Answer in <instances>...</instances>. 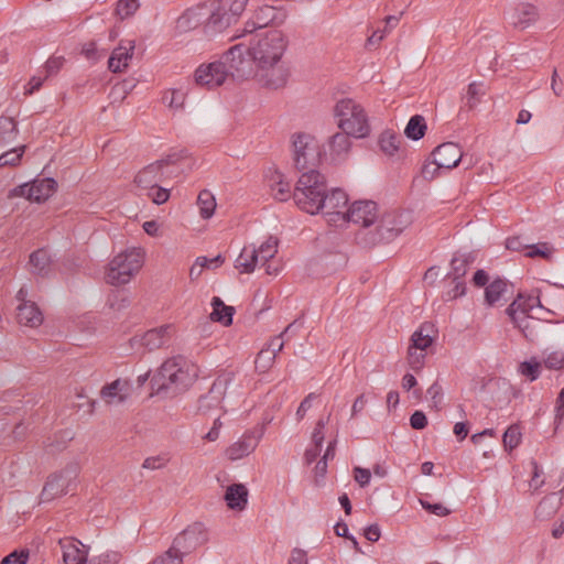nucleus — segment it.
<instances>
[{
	"instance_id": "1",
	"label": "nucleus",
	"mask_w": 564,
	"mask_h": 564,
	"mask_svg": "<svg viewBox=\"0 0 564 564\" xmlns=\"http://www.w3.org/2000/svg\"><path fill=\"white\" fill-rule=\"evenodd\" d=\"M288 40L280 30H271L254 36L247 47V54L254 65L257 83L268 89L283 88L290 78V68L283 61Z\"/></svg>"
},
{
	"instance_id": "2",
	"label": "nucleus",
	"mask_w": 564,
	"mask_h": 564,
	"mask_svg": "<svg viewBox=\"0 0 564 564\" xmlns=\"http://www.w3.org/2000/svg\"><path fill=\"white\" fill-rule=\"evenodd\" d=\"M198 377V367L183 356L165 360L151 379L156 393H177L188 389Z\"/></svg>"
},
{
	"instance_id": "3",
	"label": "nucleus",
	"mask_w": 564,
	"mask_h": 564,
	"mask_svg": "<svg viewBox=\"0 0 564 564\" xmlns=\"http://www.w3.org/2000/svg\"><path fill=\"white\" fill-rule=\"evenodd\" d=\"M410 224L409 215L403 213H386L376 221L373 230H358L356 240L364 247L387 243L395 239Z\"/></svg>"
},
{
	"instance_id": "4",
	"label": "nucleus",
	"mask_w": 564,
	"mask_h": 564,
	"mask_svg": "<svg viewBox=\"0 0 564 564\" xmlns=\"http://www.w3.org/2000/svg\"><path fill=\"white\" fill-rule=\"evenodd\" d=\"M337 127L354 138H366L370 133L368 115L364 107L351 98L338 100L334 107Z\"/></svg>"
},
{
	"instance_id": "5",
	"label": "nucleus",
	"mask_w": 564,
	"mask_h": 564,
	"mask_svg": "<svg viewBox=\"0 0 564 564\" xmlns=\"http://www.w3.org/2000/svg\"><path fill=\"white\" fill-rule=\"evenodd\" d=\"M535 304L541 306L539 297H530L528 301H524L522 296H519L506 311L514 326L518 327L530 341L539 339L545 328L541 319L534 318L528 314Z\"/></svg>"
},
{
	"instance_id": "6",
	"label": "nucleus",
	"mask_w": 564,
	"mask_h": 564,
	"mask_svg": "<svg viewBox=\"0 0 564 564\" xmlns=\"http://www.w3.org/2000/svg\"><path fill=\"white\" fill-rule=\"evenodd\" d=\"M143 254L141 249L132 248L117 254L109 263L106 281L111 285H122L141 269Z\"/></svg>"
},
{
	"instance_id": "7",
	"label": "nucleus",
	"mask_w": 564,
	"mask_h": 564,
	"mask_svg": "<svg viewBox=\"0 0 564 564\" xmlns=\"http://www.w3.org/2000/svg\"><path fill=\"white\" fill-rule=\"evenodd\" d=\"M293 161L297 170L314 166L322 160V153L314 137L307 133H296L292 139Z\"/></svg>"
},
{
	"instance_id": "8",
	"label": "nucleus",
	"mask_w": 564,
	"mask_h": 564,
	"mask_svg": "<svg viewBox=\"0 0 564 564\" xmlns=\"http://www.w3.org/2000/svg\"><path fill=\"white\" fill-rule=\"evenodd\" d=\"M207 540L205 527L202 523H194L178 533L170 547L184 560L186 555L202 546Z\"/></svg>"
},
{
	"instance_id": "9",
	"label": "nucleus",
	"mask_w": 564,
	"mask_h": 564,
	"mask_svg": "<svg viewBox=\"0 0 564 564\" xmlns=\"http://www.w3.org/2000/svg\"><path fill=\"white\" fill-rule=\"evenodd\" d=\"M57 183L51 177L34 180L30 184H23L12 188L9 192V197H25L31 202L41 203L53 195Z\"/></svg>"
},
{
	"instance_id": "10",
	"label": "nucleus",
	"mask_w": 564,
	"mask_h": 564,
	"mask_svg": "<svg viewBox=\"0 0 564 564\" xmlns=\"http://www.w3.org/2000/svg\"><path fill=\"white\" fill-rule=\"evenodd\" d=\"M325 188H327L325 176L316 170H310L300 176L294 188L293 197L300 208H312L315 203L312 200L310 203V200L306 199V192Z\"/></svg>"
},
{
	"instance_id": "11",
	"label": "nucleus",
	"mask_w": 564,
	"mask_h": 564,
	"mask_svg": "<svg viewBox=\"0 0 564 564\" xmlns=\"http://www.w3.org/2000/svg\"><path fill=\"white\" fill-rule=\"evenodd\" d=\"M77 475L78 466L76 464H70L59 474L51 476L42 490V499L44 501H50L55 497L67 494Z\"/></svg>"
},
{
	"instance_id": "12",
	"label": "nucleus",
	"mask_w": 564,
	"mask_h": 564,
	"mask_svg": "<svg viewBox=\"0 0 564 564\" xmlns=\"http://www.w3.org/2000/svg\"><path fill=\"white\" fill-rule=\"evenodd\" d=\"M378 218V206L372 200H357L344 214V220L360 225L359 230H373Z\"/></svg>"
},
{
	"instance_id": "13",
	"label": "nucleus",
	"mask_w": 564,
	"mask_h": 564,
	"mask_svg": "<svg viewBox=\"0 0 564 564\" xmlns=\"http://www.w3.org/2000/svg\"><path fill=\"white\" fill-rule=\"evenodd\" d=\"M350 137L352 135L344 131L333 134L323 145L322 150H319L322 160L332 164L341 163L347 160L352 145Z\"/></svg>"
},
{
	"instance_id": "14",
	"label": "nucleus",
	"mask_w": 564,
	"mask_h": 564,
	"mask_svg": "<svg viewBox=\"0 0 564 564\" xmlns=\"http://www.w3.org/2000/svg\"><path fill=\"white\" fill-rule=\"evenodd\" d=\"M180 154L173 153L169 154L164 159L158 160L149 164L137 174L134 182L141 188L149 189L151 187H155V185H158L159 182L163 181V169L170 164L176 163L180 160Z\"/></svg>"
},
{
	"instance_id": "15",
	"label": "nucleus",
	"mask_w": 564,
	"mask_h": 564,
	"mask_svg": "<svg viewBox=\"0 0 564 564\" xmlns=\"http://www.w3.org/2000/svg\"><path fill=\"white\" fill-rule=\"evenodd\" d=\"M247 48L242 44L231 46L220 58L225 62L229 76L245 78L251 74V58L246 57Z\"/></svg>"
},
{
	"instance_id": "16",
	"label": "nucleus",
	"mask_w": 564,
	"mask_h": 564,
	"mask_svg": "<svg viewBox=\"0 0 564 564\" xmlns=\"http://www.w3.org/2000/svg\"><path fill=\"white\" fill-rule=\"evenodd\" d=\"M232 379L234 376L230 372L218 376L209 391L198 400V410L203 413H207L217 409L220 405L226 390Z\"/></svg>"
},
{
	"instance_id": "17",
	"label": "nucleus",
	"mask_w": 564,
	"mask_h": 564,
	"mask_svg": "<svg viewBox=\"0 0 564 564\" xmlns=\"http://www.w3.org/2000/svg\"><path fill=\"white\" fill-rule=\"evenodd\" d=\"M229 76L225 62L216 61L207 65H200L195 70V82L197 85L214 88L223 85Z\"/></svg>"
},
{
	"instance_id": "18",
	"label": "nucleus",
	"mask_w": 564,
	"mask_h": 564,
	"mask_svg": "<svg viewBox=\"0 0 564 564\" xmlns=\"http://www.w3.org/2000/svg\"><path fill=\"white\" fill-rule=\"evenodd\" d=\"M229 76L225 62L216 61L207 65H200L195 70V82L197 85L214 88L223 85Z\"/></svg>"
},
{
	"instance_id": "19",
	"label": "nucleus",
	"mask_w": 564,
	"mask_h": 564,
	"mask_svg": "<svg viewBox=\"0 0 564 564\" xmlns=\"http://www.w3.org/2000/svg\"><path fill=\"white\" fill-rule=\"evenodd\" d=\"M64 564H88L90 546L76 538L65 536L58 540Z\"/></svg>"
},
{
	"instance_id": "20",
	"label": "nucleus",
	"mask_w": 564,
	"mask_h": 564,
	"mask_svg": "<svg viewBox=\"0 0 564 564\" xmlns=\"http://www.w3.org/2000/svg\"><path fill=\"white\" fill-rule=\"evenodd\" d=\"M234 15L229 13L225 8L208 7V13L204 21L203 31L204 34L212 39L224 31L232 23Z\"/></svg>"
},
{
	"instance_id": "21",
	"label": "nucleus",
	"mask_w": 564,
	"mask_h": 564,
	"mask_svg": "<svg viewBox=\"0 0 564 564\" xmlns=\"http://www.w3.org/2000/svg\"><path fill=\"white\" fill-rule=\"evenodd\" d=\"M462 156L463 152L460 148L454 142H445L438 145L432 153L434 165L444 167V170L456 167Z\"/></svg>"
},
{
	"instance_id": "22",
	"label": "nucleus",
	"mask_w": 564,
	"mask_h": 564,
	"mask_svg": "<svg viewBox=\"0 0 564 564\" xmlns=\"http://www.w3.org/2000/svg\"><path fill=\"white\" fill-rule=\"evenodd\" d=\"M207 13V6H197L185 10L175 22V31L182 34L195 30L200 24L204 25Z\"/></svg>"
},
{
	"instance_id": "23",
	"label": "nucleus",
	"mask_w": 564,
	"mask_h": 564,
	"mask_svg": "<svg viewBox=\"0 0 564 564\" xmlns=\"http://www.w3.org/2000/svg\"><path fill=\"white\" fill-rule=\"evenodd\" d=\"M348 203L347 194L340 188H333L330 192L326 191L324 198L321 202V212L335 216L344 220V214Z\"/></svg>"
},
{
	"instance_id": "24",
	"label": "nucleus",
	"mask_w": 564,
	"mask_h": 564,
	"mask_svg": "<svg viewBox=\"0 0 564 564\" xmlns=\"http://www.w3.org/2000/svg\"><path fill=\"white\" fill-rule=\"evenodd\" d=\"M130 395V384L127 380L117 379L105 384L100 390V398L107 405H120Z\"/></svg>"
},
{
	"instance_id": "25",
	"label": "nucleus",
	"mask_w": 564,
	"mask_h": 564,
	"mask_svg": "<svg viewBox=\"0 0 564 564\" xmlns=\"http://www.w3.org/2000/svg\"><path fill=\"white\" fill-rule=\"evenodd\" d=\"M134 41H121L120 44L112 51L108 59V68L112 73L124 70L129 66L134 51Z\"/></svg>"
},
{
	"instance_id": "26",
	"label": "nucleus",
	"mask_w": 564,
	"mask_h": 564,
	"mask_svg": "<svg viewBox=\"0 0 564 564\" xmlns=\"http://www.w3.org/2000/svg\"><path fill=\"white\" fill-rule=\"evenodd\" d=\"M539 18L538 9L530 3H521L509 17L510 23L520 30H524L533 24Z\"/></svg>"
},
{
	"instance_id": "27",
	"label": "nucleus",
	"mask_w": 564,
	"mask_h": 564,
	"mask_svg": "<svg viewBox=\"0 0 564 564\" xmlns=\"http://www.w3.org/2000/svg\"><path fill=\"white\" fill-rule=\"evenodd\" d=\"M259 437L253 433H246L241 438L231 444L226 454L230 460H238L251 454L258 446Z\"/></svg>"
},
{
	"instance_id": "28",
	"label": "nucleus",
	"mask_w": 564,
	"mask_h": 564,
	"mask_svg": "<svg viewBox=\"0 0 564 564\" xmlns=\"http://www.w3.org/2000/svg\"><path fill=\"white\" fill-rule=\"evenodd\" d=\"M17 319L21 325L37 327L43 322V314L34 302H24L17 307Z\"/></svg>"
},
{
	"instance_id": "29",
	"label": "nucleus",
	"mask_w": 564,
	"mask_h": 564,
	"mask_svg": "<svg viewBox=\"0 0 564 564\" xmlns=\"http://www.w3.org/2000/svg\"><path fill=\"white\" fill-rule=\"evenodd\" d=\"M172 329V325H162L148 330L141 338L142 346L150 351L161 348L170 339Z\"/></svg>"
},
{
	"instance_id": "30",
	"label": "nucleus",
	"mask_w": 564,
	"mask_h": 564,
	"mask_svg": "<svg viewBox=\"0 0 564 564\" xmlns=\"http://www.w3.org/2000/svg\"><path fill=\"white\" fill-rule=\"evenodd\" d=\"M509 286L506 279L496 278L492 280L485 289V303L488 306L498 305L502 300H506Z\"/></svg>"
},
{
	"instance_id": "31",
	"label": "nucleus",
	"mask_w": 564,
	"mask_h": 564,
	"mask_svg": "<svg viewBox=\"0 0 564 564\" xmlns=\"http://www.w3.org/2000/svg\"><path fill=\"white\" fill-rule=\"evenodd\" d=\"M225 500L227 506L232 510H243L248 502V489L242 484H234L228 486Z\"/></svg>"
},
{
	"instance_id": "32",
	"label": "nucleus",
	"mask_w": 564,
	"mask_h": 564,
	"mask_svg": "<svg viewBox=\"0 0 564 564\" xmlns=\"http://www.w3.org/2000/svg\"><path fill=\"white\" fill-rule=\"evenodd\" d=\"M435 329L431 323H423L419 329H416L411 337V345L415 349L424 351L429 348L434 340Z\"/></svg>"
},
{
	"instance_id": "33",
	"label": "nucleus",
	"mask_w": 564,
	"mask_h": 564,
	"mask_svg": "<svg viewBox=\"0 0 564 564\" xmlns=\"http://www.w3.org/2000/svg\"><path fill=\"white\" fill-rule=\"evenodd\" d=\"M270 188L272 196L280 202H285L291 197V185L284 181L283 175L274 171L270 176Z\"/></svg>"
},
{
	"instance_id": "34",
	"label": "nucleus",
	"mask_w": 564,
	"mask_h": 564,
	"mask_svg": "<svg viewBox=\"0 0 564 564\" xmlns=\"http://www.w3.org/2000/svg\"><path fill=\"white\" fill-rule=\"evenodd\" d=\"M213 312L210 318L215 322L221 323L224 326L232 324V316L235 308L232 306L225 305V303L217 296L212 300Z\"/></svg>"
},
{
	"instance_id": "35",
	"label": "nucleus",
	"mask_w": 564,
	"mask_h": 564,
	"mask_svg": "<svg viewBox=\"0 0 564 564\" xmlns=\"http://www.w3.org/2000/svg\"><path fill=\"white\" fill-rule=\"evenodd\" d=\"M258 263L259 260L256 247H245L236 259L235 267L240 273H251L254 271Z\"/></svg>"
},
{
	"instance_id": "36",
	"label": "nucleus",
	"mask_w": 564,
	"mask_h": 564,
	"mask_svg": "<svg viewBox=\"0 0 564 564\" xmlns=\"http://www.w3.org/2000/svg\"><path fill=\"white\" fill-rule=\"evenodd\" d=\"M29 264L33 274L44 276L50 271L51 259L45 249H39L31 253Z\"/></svg>"
},
{
	"instance_id": "37",
	"label": "nucleus",
	"mask_w": 564,
	"mask_h": 564,
	"mask_svg": "<svg viewBox=\"0 0 564 564\" xmlns=\"http://www.w3.org/2000/svg\"><path fill=\"white\" fill-rule=\"evenodd\" d=\"M471 262L473 258L468 254L455 256L451 261V271L447 273L446 279L454 278L455 280L465 281L464 278Z\"/></svg>"
},
{
	"instance_id": "38",
	"label": "nucleus",
	"mask_w": 564,
	"mask_h": 564,
	"mask_svg": "<svg viewBox=\"0 0 564 564\" xmlns=\"http://www.w3.org/2000/svg\"><path fill=\"white\" fill-rule=\"evenodd\" d=\"M17 122L11 117H0V145L13 142L18 137Z\"/></svg>"
},
{
	"instance_id": "39",
	"label": "nucleus",
	"mask_w": 564,
	"mask_h": 564,
	"mask_svg": "<svg viewBox=\"0 0 564 564\" xmlns=\"http://www.w3.org/2000/svg\"><path fill=\"white\" fill-rule=\"evenodd\" d=\"M426 128L427 127L424 117L421 115H415L410 118L405 127L404 134L409 139L417 141L424 137Z\"/></svg>"
},
{
	"instance_id": "40",
	"label": "nucleus",
	"mask_w": 564,
	"mask_h": 564,
	"mask_svg": "<svg viewBox=\"0 0 564 564\" xmlns=\"http://www.w3.org/2000/svg\"><path fill=\"white\" fill-rule=\"evenodd\" d=\"M197 204L199 207V214L203 218L208 219L214 215L216 208V199L209 191L203 189L198 194Z\"/></svg>"
},
{
	"instance_id": "41",
	"label": "nucleus",
	"mask_w": 564,
	"mask_h": 564,
	"mask_svg": "<svg viewBox=\"0 0 564 564\" xmlns=\"http://www.w3.org/2000/svg\"><path fill=\"white\" fill-rule=\"evenodd\" d=\"M401 142V137L390 131L382 132L379 139L380 149L387 155H394L399 151Z\"/></svg>"
},
{
	"instance_id": "42",
	"label": "nucleus",
	"mask_w": 564,
	"mask_h": 564,
	"mask_svg": "<svg viewBox=\"0 0 564 564\" xmlns=\"http://www.w3.org/2000/svg\"><path fill=\"white\" fill-rule=\"evenodd\" d=\"M276 19V11L273 7L263 6L260 7L256 13L252 21L253 29H262L267 26L269 23L273 22Z\"/></svg>"
},
{
	"instance_id": "43",
	"label": "nucleus",
	"mask_w": 564,
	"mask_h": 564,
	"mask_svg": "<svg viewBox=\"0 0 564 564\" xmlns=\"http://www.w3.org/2000/svg\"><path fill=\"white\" fill-rule=\"evenodd\" d=\"M278 243L276 238L269 237L258 249L256 248L259 262L265 264L270 259L274 258L278 252Z\"/></svg>"
},
{
	"instance_id": "44",
	"label": "nucleus",
	"mask_w": 564,
	"mask_h": 564,
	"mask_svg": "<svg viewBox=\"0 0 564 564\" xmlns=\"http://www.w3.org/2000/svg\"><path fill=\"white\" fill-rule=\"evenodd\" d=\"M448 288L443 293V300L448 302L462 297L466 294V282L455 280L454 278L447 279Z\"/></svg>"
},
{
	"instance_id": "45",
	"label": "nucleus",
	"mask_w": 564,
	"mask_h": 564,
	"mask_svg": "<svg viewBox=\"0 0 564 564\" xmlns=\"http://www.w3.org/2000/svg\"><path fill=\"white\" fill-rule=\"evenodd\" d=\"M25 145L13 148L0 155V167L17 166L24 154Z\"/></svg>"
},
{
	"instance_id": "46",
	"label": "nucleus",
	"mask_w": 564,
	"mask_h": 564,
	"mask_svg": "<svg viewBox=\"0 0 564 564\" xmlns=\"http://www.w3.org/2000/svg\"><path fill=\"white\" fill-rule=\"evenodd\" d=\"M162 100L165 105H167L171 109H182L185 102V94L178 89H172L166 91Z\"/></svg>"
},
{
	"instance_id": "47",
	"label": "nucleus",
	"mask_w": 564,
	"mask_h": 564,
	"mask_svg": "<svg viewBox=\"0 0 564 564\" xmlns=\"http://www.w3.org/2000/svg\"><path fill=\"white\" fill-rule=\"evenodd\" d=\"M502 442L503 446L510 451L519 446L521 442V432L519 425L513 424L509 426L503 434Z\"/></svg>"
},
{
	"instance_id": "48",
	"label": "nucleus",
	"mask_w": 564,
	"mask_h": 564,
	"mask_svg": "<svg viewBox=\"0 0 564 564\" xmlns=\"http://www.w3.org/2000/svg\"><path fill=\"white\" fill-rule=\"evenodd\" d=\"M485 94L482 89V84L480 83H471L467 87L466 93V105L469 109H474L478 102L480 101V97Z\"/></svg>"
},
{
	"instance_id": "49",
	"label": "nucleus",
	"mask_w": 564,
	"mask_h": 564,
	"mask_svg": "<svg viewBox=\"0 0 564 564\" xmlns=\"http://www.w3.org/2000/svg\"><path fill=\"white\" fill-rule=\"evenodd\" d=\"M553 253V248L547 242H539L535 245H528L525 256L528 258L541 257L550 259Z\"/></svg>"
},
{
	"instance_id": "50",
	"label": "nucleus",
	"mask_w": 564,
	"mask_h": 564,
	"mask_svg": "<svg viewBox=\"0 0 564 564\" xmlns=\"http://www.w3.org/2000/svg\"><path fill=\"white\" fill-rule=\"evenodd\" d=\"M560 501H555L553 497H545L536 508V517L547 518L554 514L558 508Z\"/></svg>"
},
{
	"instance_id": "51",
	"label": "nucleus",
	"mask_w": 564,
	"mask_h": 564,
	"mask_svg": "<svg viewBox=\"0 0 564 564\" xmlns=\"http://www.w3.org/2000/svg\"><path fill=\"white\" fill-rule=\"evenodd\" d=\"M121 553L118 551H106L105 553H101L100 555L93 556L89 558L88 564H119L121 561Z\"/></svg>"
},
{
	"instance_id": "52",
	"label": "nucleus",
	"mask_w": 564,
	"mask_h": 564,
	"mask_svg": "<svg viewBox=\"0 0 564 564\" xmlns=\"http://www.w3.org/2000/svg\"><path fill=\"white\" fill-rule=\"evenodd\" d=\"M138 0H119L117 3L116 12L120 17V19H127L134 14V12L139 9Z\"/></svg>"
},
{
	"instance_id": "53",
	"label": "nucleus",
	"mask_w": 564,
	"mask_h": 564,
	"mask_svg": "<svg viewBox=\"0 0 564 564\" xmlns=\"http://www.w3.org/2000/svg\"><path fill=\"white\" fill-rule=\"evenodd\" d=\"M274 359L275 355L271 350H264L262 348L254 361L256 369L261 372H265L272 366Z\"/></svg>"
},
{
	"instance_id": "54",
	"label": "nucleus",
	"mask_w": 564,
	"mask_h": 564,
	"mask_svg": "<svg viewBox=\"0 0 564 564\" xmlns=\"http://www.w3.org/2000/svg\"><path fill=\"white\" fill-rule=\"evenodd\" d=\"M30 557L28 549L15 550L3 557L0 564H26Z\"/></svg>"
},
{
	"instance_id": "55",
	"label": "nucleus",
	"mask_w": 564,
	"mask_h": 564,
	"mask_svg": "<svg viewBox=\"0 0 564 564\" xmlns=\"http://www.w3.org/2000/svg\"><path fill=\"white\" fill-rule=\"evenodd\" d=\"M150 564H183V558L171 547L154 557Z\"/></svg>"
},
{
	"instance_id": "56",
	"label": "nucleus",
	"mask_w": 564,
	"mask_h": 564,
	"mask_svg": "<svg viewBox=\"0 0 564 564\" xmlns=\"http://www.w3.org/2000/svg\"><path fill=\"white\" fill-rule=\"evenodd\" d=\"M327 188L325 189H316V191H313V192H310L307 191L306 194H307V200H312L314 204V206H312V208H301L302 210L308 213V214H312V215H315L317 213L321 212V202H322V198H324V195L326 193Z\"/></svg>"
},
{
	"instance_id": "57",
	"label": "nucleus",
	"mask_w": 564,
	"mask_h": 564,
	"mask_svg": "<svg viewBox=\"0 0 564 564\" xmlns=\"http://www.w3.org/2000/svg\"><path fill=\"white\" fill-rule=\"evenodd\" d=\"M544 365L549 369H562L564 367V351L550 352L544 359Z\"/></svg>"
},
{
	"instance_id": "58",
	"label": "nucleus",
	"mask_w": 564,
	"mask_h": 564,
	"mask_svg": "<svg viewBox=\"0 0 564 564\" xmlns=\"http://www.w3.org/2000/svg\"><path fill=\"white\" fill-rule=\"evenodd\" d=\"M425 354L420 349H415L413 347H409L408 351V360L409 365L412 369L419 370L422 368L424 364Z\"/></svg>"
},
{
	"instance_id": "59",
	"label": "nucleus",
	"mask_w": 564,
	"mask_h": 564,
	"mask_svg": "<svg viewBox=\"0 0 564 564\" xmlns=\"http://www.w3.org/2000/svg\"><path fill=\"white\" fill-rule=\"evenodd\" d=\"M520 372L531 381H534L540 376V365L538 362L524 361L520 365Z\"/></svg>"
},
{
	"instance_id": "60",
	"label": "nucleus",
	"mask_w": 564,
	"mask_h": 564,
	"mask_svg": "<svg viewBox=\"0 0 564 564\" xmlns=\"http://www.w3.org/2000/svg\"><path fill=\"white\" fill-rule=\"evenodd\" d=\"M420 503L424 510H426L435 516H438V517H445L451 513L449 509H447L442 503H431L423 499H420Z\"/></svg>"
},
{
	"instance_id": "61",
	"label": "nucleus",
	"mask_w": 564,
	"mask_h": 564,
	"mask_svg": "<svg viewBox=\"0 0 564 564\" xmlns=\"http://www.w3.org/2000/svg\"><path fill=\"white\" fill-rule=\"evenodd\" d=\"M149 196L151 197L152 202L155 203L156 205L165 203L170 197L169 189L160 187L158 185H155V187L149 188Z\"/></svg>"
},
{
	"instance_id": "62",
	"label": "nucleus",
	"mask_w": 564,
	"mask_h": 564,
	"mask_svg": "<svg viewBox=\"0 0 564 564\" xmlns=\"http://www.w3.org/2000/svg\"><path fill=\"white\" fill-rule=\"evenodd\" d=\"M169 462V458L164 455L151 456L144 459L142 467L145 469H160L164 467Z\"/></svg>"
},
{
	"instance_id": "63",
	"label": "nucleus",
	"mask_w": 564,
	"mask_h": 564,
	"mask_svg": "<svg viewBox=\"0 0 564 564\" xmlns=\"http://www.w3.org/2000/svg\"><path fill=\"white\" fill-rule=\"evenodd\" d=\"M354 478L359 484L360 487H366L370 482L371 473L367 468L355 467L354 468Z\"/></svg>"
},
{
	"instance_id": "64",
	"label": "nucleus",
	"mask_w": 564,
	"mask_h": 564,
	"mask_svg": "<svg viewBox=\"0 0 564 564\" xmlns=\"http://www.w3.org/2000/svg\"><path fill=\"white\" fill-rule=\"evenodd\" d=\"M289 564H308L306 551L295 547L291 551Z\"/></svg>"
}]
</instances>
